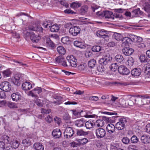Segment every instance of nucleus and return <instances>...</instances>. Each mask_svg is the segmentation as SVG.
I'll return each instance as SVG.
<instances>
[{
    "mask_svg": "<svg viewBox=\"0 0 150 150\" xmlns=\"http://www.w3.org/2000/svg\"><path fill=\"white\" fill-rule=\"evenodd\" d=\"M96 61L94 59H92L89 61L88 62V66L91 68H93L95 67Z\"/></svg>",
    "mask_w": 150,
    "mask_h": 150,
    "instance_id": "f704fd0d",
    "label": "nucleus"
},
{
    "mask_svg": "<svg viewBox=\"0 0 150 150\" xmlns=\"http://www.w3.org/2000/svg\"><path fill=\"white\" fill-rule=\"evenodd\" d=\"M88 134V132H86L83 129H81L77 130L76 134L78 136H85Z\"/></svg>",
    "mask_w": 150,
    "mask_h": 150,
    "instance_id": "b1692460",
    "label": "nucleus"
},
{
    "mask_svg": "<svg viewBox=\"0 0 150 150\" xmlns=\"http://www.w3.org/2000/svg\"><path fill=\"white\" fill-rule=\"evenodd\" d=\"M77 141L80 145H83L86 144L88 142V140L86 138H84L81 139H79Z\"/></svg>",
    "mask_w": 150,
    "mask_h": 150,
    "instance_id": "37998d69",
    "label": "nucleus"
},
{
    "mask_svg": "<svg viewBox=\"0 0 150 150\" xmlns=\"http://www.w3.org/2000/svg\"><path fill=\"white\" fill-rule=\"evenodd\" d=\"M46 43L47 45L50 47H53L54 46V44L50 40V38H48L46 40Z\"/></svg>",
    "mask_w": 150,
    "mask_h": 150,
    "instance_id": "a18cd8bd",
    "label": "nucleus"
},
{
    "mask_svg": "<svg viewBox=\"0 0 150 150\" xmlns=\"http://www.w3.org/2000/svg\"><path fill=\"white\" fill-rule=\"evenodd\" d=\"M132 17H137L143 14V12L141 11L139 8H137L136 9L133 10L132 11Z\"/></svg>",
    "mask_w": 150,
    "mask_h": 150,
    "instance_id": "a211bd4d",
    "label": "nucleus"
},
{
    "mask_svg": "<svg viewBox=\"0 0 150 150\" xmlns=\"http://www.w3.org/2000/svg\"><path fill=\"white\" fill-rule=\"evenodd\" d=\"M137 98V99L134 100L135 102H136L137 100L138 101L137 102V103L140 105H144L146 103L150 104V100H148L147 99L150 98V97L148 95L144 96H136Z\"/></svg>",
    "mask_w": 150,
    "mask_h": 150,
    "instance_id": "f257e3e1",
    "label": "nucleus"
},
{
    "mask_svg": "<svg viewBox=\"0 0 150 150\" xmlns=\"http://www.w3.org/2000/svg\"><path fill=\"white\" fill-rule=\"evenodd\" d=\"M34 147L36 150H44L43 145L40 143H36L34 144Z\"/></svg>",
    "mask_w": 150,
    "mask_h": 150,
    "instance_id": "bb28decb",
    "label": "nucleus"
},
{
    "mask_svg": "<svg viewBox=\"0 0 150 150\" xmlns=\"http://www.w3.org/2000/svg\"><path fill=\"white\" fill-rule=\"evenodd\" d=\"M88 9V6H85L81 7V11L82 13L84 14L87 12Z\"/></svg>",
    "mask_w": 150,
    "mask_h": 150,
    "instance_id": "052dcab7",
    "label": "nucleus"
},
{
    "mask_svg": "<svg viewBox=\"0 0 150 150\" xmlns=\"http://www.w3.org/2000/svg\"><path fill=\"white\" fill-rule=\"evenodd\" d=\"M25 30H24L23 31V33L24 34V36L25 39L28 40L29 38H30L31 35V33L30 32H28L27 30H28V29L25 28Z\"/></svg>",
    "mask_w": 150,
    "mask_h": 150,
    "instance_id": "c756f323",
    "label": "nucleus"
},
{
    "mask_svg": "<svg viewBox=\"0 0 150 150\" xmlns=\"http://www.w3.org/2000/svg\"><path fill=\"white\" fill-rule=\"evenodd\" d=\"M41 24L43 26V27L45 28H47L48 27L50 28L51 27V25L50 24H49L48 23L47 21H43L42 22Z\"/></svg>",
    "mask_w": 150,
    "mask_h": 150,
    "instance_id": "e2e57ef3",
    "label": "nucleus"
},
{
    "mask_svg": "<svg viewBox=\"0 0 150 150\" xmlns=\"http://www.w3.org/2000/svg\"><path fill=\"white\" fill-rule=\"evenodd\" d=\"M74 44L75 46L81 49L85 48L86 47V45L84 43L78 40L74 41Z\"/></svg>",
    "mask_w": 150,
    "mask_h": 150,
    "instance_id": "6ab92c4d",
    "label": "nucleus"
},
{
    "mask_svg": "<svg viewBox=\"0 0 150 150\" xmlns=\"http://www.w3.org/2000/svg\"><path fill=\"white\" fill-rule=\"evenodd\" d=\"M52 134L55 138H58L61 137L62 133L59 129H56L53 130Z\"/></svg>",
    "mask_w": 150,
    "mask_h": 150,
    "instance_id": "4468645a",
    "label": "nucleus"
},
{
    "mask_svg": "<svg viewBox=\"0 0 150 150\" xmlns=\"http://www.w3.org/2000/svg\"><path fill=\"white\" fill-rule=\"evenodd\" d=\"M139 59L142 62H148L149 61V60L145 56L142 55H140Z\"/></svg>",
    "mask_w": 150,
    "mask_h": 150,
    "instance_id": "ea45409f",
    "label": "nucleus"
},
{
    "mask_svg": "<svg viewBox=\"0 0 150 150\" xmlns=\"http://www.w3.org/2000/svg\"><path fill=\"white\" fill-rule=\"evenodd\" d=\"M103 65H104L100 64V65L98 66L97 67V69L99 71L102 72L105 71V69Z\"/></svg>",
    "mask_w": 150,
    "mask_h": 150,
    "instance_id": "680f3d73",
    "label": "nucleus"
},
{
    "mask_svg": "<svg viewBox=\"0 0 150 150\" xmlns=\"http://www.w3.org/2000/svg\"><path fill=\"white\" fill-rule=\"evenodd\" d=\"M131 142L132 143L135 144L137 143L139 139L135 135H133L131 138Z\"/></svg>",
    "mask_w": 150,
    "mask_h": 150,
    "instance_id": "603ef678",
    "label": "nucleus"
},
{
    "mask_svg": "<svg viewBox=\"0 0 150 150\" xmlns=\"http://www.w3.org/2000/svg\"><path fill=\"white\" fill-rule=\"evenodd\" d=\"M67 59L70 64V65L73 67H75L77 64V60L73 55L68 56Z\"/></svg>",
    "mask_w": 150,
    "mask_h": 150,
    "instance_id": "0eeeda50",
    "label": "nucleus"
},
{
    "mask_svg": "<svg viewBox=\"0 0 150 150\" xmlns=\"http://www.w3.org/2000/svg\"><path fill=\"white\" fill-rule=\"evenodd\" d=\"M112 13L108 11H103V16L105 17L106 18H112L113 17Z\"/></svg>",
    "mask_w": 150,
    "mask_h": 150,
    "instance_id": "5701e85b",
    "label": "nucleus"
},
{
    "mask_svg": "<svg viewBox=\"0 0 150 150\" xmlns=\"http://www.w3.org/2000/svg\"><path fill=\"white\" fill-rule=\"evenodd\" d=\"M95 123L92 120H89L86 122L85 123V126L87 129H90L93 127L95 125Z\"/></svg>",
    "mask_w": 150,
    "mask_h": 150,
    "instance_id": "a878e982",
    "label": "nucleus"
},
{
    "mask_svg": "<svg viewBox=\"0 0 150 150\" xmlns=\"http://www.w3.org/2000/svg\"><path fill=\"white\" fill-rule=\"evenodd\" d=\"M50 27V30L52 32H56L59 30V27L57 25H53Z\"/></svg>",
    "mask_w": 150,
    "mask_h": 150,
    "instance_id": "4c0bfd02",
    "label": "nucleus"
},
{
    "mask_svg": "<svg viewBox=\"0 0 150 150\" xmlns=\"http://www.w3.org/2000/svg\"><path fill=\"white\" fill-rule=\"evenodd\" d=\"M118 71L123 75H127L129 73V70L124 66L121 65L118 67Z\"/></svg>",
    "mask_w": 150,
    "mask_h": 150,
    "instance_id": "9b49d317",
    "label": "nucleus"
},
{
    "mask_svg": "<svg viewBox=\"0 0 150 150\" xmlns=\"http://www.w3.org/2000/svg\"><path fill=\"white\" fill-rule=\"evenodd\" d=\"M133 104L131 100H130L128 102H127L126 101L124 100L122 101L121 105L122 107L123 108H126L127 107L128 105L129 106L132 105Z\"/></svg>",
    "mask_w": 150,
    "mask_h": 150,
    "instance_id": "e433bc0d",
    "label": "nucleus"
},
{
    "mask_svg": "<svg viewBox=\"0 0 150 150\" xmlns=\"http://www.w3.org/2000/svg\"><path fill=\"white\" fill-rule=\"evenodd\" d=\"M19 142L18 141L13 140L11 144V147H13V149H15L18 147L19 146Z\"/></svg>",
    "mask_w": 150,
    "mask_h": 150,
    "instance_id": "c03bdc74",
    "label": "nucleus"
},
{
    "mask_svg": "<svg viewBox=\"0 0 150 150\" xmlns=\"http://www.w3.org/2000/svg\"><path fill=\"white\" fill-rule=\"evenodd\" d=\"M122 143L125 145H128L130 142L129 139L127 137H123L122 139Z\"/></svg>",
    "mask_w": 150,
    "mask_h": 150,
    "instance_id": "de8ad7c7",
    "label": "nucleus"
},
{
    "mask_svg": "<svg viewBox=\"0 0 150 150\" xmlns=\"http://www.w3.org/2000/svg\"><path fill=\"white\" fill-rule=\"evenodd\" d=\"M30 39L33 42L36 43L40 40V38L38 35L32 33L30 37Z\"/></svg>",
    "mask_w": 150,
    "mask_h": 150,
    "instance_id": "4be33fe9",
    "label": "nucleus"
},
{
    "mask_svg": "<svg viewBox=\"0 0 150 150\" xmlns=\"http://www.w3.org/2000/svg\"><path fill=\"white\" fill-rule=\"evenodd\" d=\"M137 38L136 41V45H139L138 46L139 47H142L144 45L143 43H141L142 41V38L141 37H137Z\"/></svg>",
    "mask_w": 150,
    "mask_h": 150,
    "instance_id": "2f4dec72",
    "label": "nucleus"
},
{
    "mask_svg": "<svg viewBox=\"0 0 150 150\" xmlns=\"http://www.w3.org/2000/svg\"><path fill=\"white\" fill-rule=\"evenodd\" d=\"M96 135L98 138H101L104 137L106 134V131L103 128H100L96 130Z\"/></svg>",
    "mask_w": 150,
    "mask_h": 150,
    "instance_id": "1a4fd4ad",
    "label": "nucleus"
},
{
    "mask_svg": "<svg viewBox=\"0 0 150 150\" xmlns=\"http://www.w3.org/2000/svg\"><path fill=\"white\" fill-rule=\"evenodd\" d=\"M22 80V78L21 75L19 74H17L14 76L12 82L15 85L19 86Z\"/></svg>",
    "mask_w": 150,
    "mask_h": 150,
    "instance_id": "6e6552de",
    "label": "nucleus"
},
{
    "mask_svg": "<svg viewBox=\"0 0 150 150\" xmlns=\"http://www.w3.org/2000/svg\"><path fill=\"white\" fill-rule=\"evenodd\" d=\"M11 97L13 101H17L21 98V96L18 93H13Z\"/></svg>",
    "mask_w": 150,
    "mask_h": 150,
    "instance_id": "412c9836",
    "label": "nucleus"
},
{
    "mask_svg": "<svg viewBox=\"0 0 150 150\" xmlns=\"http://www.w3.org/2000/svg\"><path fill=\"white\" fill-rule=\"evenodd\" d=\"M22 88L23 90L27 91L32 88V85L30 82L26 81L22 84Z\"/></svg>",
    "mask_w": 150,
    "mask_h": 150,
    "instance_id": "dca6fc26",
    "label": "nucleus"
},
{
    "mask_svg": "<svg viewBox=\"0 0 150 150\" xmlns=\"http://www.w3.org/2000/svg\"><path fill=\"white\" fill-rule=\"evenodd\" d=\"M22 143L24 146L26 147H28L31 144V141L30 139L27 138L23 140Z\"/></svg>",
    "mask_w": 150,
    "mask_h": 150,
    "instance_id": "7c9ffc66",
    "label": "nucleus"
},
{
    "mask_svg": "<svg viewBox=\"0 0 150 150\" xmlns=\"http://www.w3.org/2000/svg\"><path fill=\"white\" fill-rule=\"evenodd\" d=\"M134 61V59L132 57H129L127 60L128 65L130 67L132 66L133 64Z\"/></svg>",
    "mask_w": 150,
    "mask_h": 150,
    "instance_id": "6e6d98bb",
    "label": "nucleus"
},
{
    "mask_svg": "<svg viewBox=\"0 0 150 150\" xmlns=\"http://www.w3.org/2000/svg\"><path fill=\"white\" fill-rule=\"evenodd\" d=\"M64 12L65 13L67 14H75L76 13L75 12L73 11L70 9H66L64 11Z\"/></svg>",
    "mask_w": 150,
    "mask_h": 150,
    "instance_id": "0e129e2a",
    "label": "nucleus"
},
{
    "mask_svg": "<svg viewBox=\"0 0 150 150\" xmlns=\"http://www.w3.org/2000/svg\"><path fill=\"white\" fill-rule=\"evenodd\" d=\"M115 128H116L115 126L113 124L110 123L107 125L106 127V129L109 133H112L115 131Z\"/></svg>",
    "mask_w": 150,
    "mask_h": 150,
    "instance_id": "2eb2a0df",
    "label": "nucleus"
},
{
    "mask_svg": "<svg viewBox=\"0 0 150 150\" xmlns=\"http://www.w3.org/2000/svg\"><path fill=\"white\" fill-rule=\"evenodd\" d=\"M104 124V121L102 120H98L96 122V125L98 127H102Z\"/></svg>",
    "mask_w": 150,
    "mask_h": 150,
    "instance_id": "8fccbe9b",
    "label": "nucleus"
},
{
    "mask_svg": "<svg viewBox=\"0 0 150 150\" xmlns=\"http://www.w3.org/2000/svg\"><path fill=\"white\" fill-rule=\"evenodd\" d=\"M85 122L83 118L77 120L75 122V125L78 127H81L83 126Z\"/></svg>",
    "mask_w": 150,
    "mask_h": 150,
    "instance_id": "cd10ccee",
    "label": "nucleus"
},
{
    "mask_svg": "<svg viewBox=\"0 0 150 150\" xmlns=\"http://www.w3.org/2000/svg\"><path fill=\"white\" fill-rule=\"evenodd\" d=\"M57 52L61 56L64 55L66 53V50L62 46H59L57 48Z\"/></svg>",
    "mask_w": 150,
    "mask_h": 150,
    "instance_id": "c85d7f7f",
    "label": "nucleus"
},
{
    "mask_svg": "<svg viewBox=\"0 0 150 150\" xmlns=\"http://www.w3.org/2000/svg\"><path fill=\"white\" fill-rule=\"evenodd\" d=\"M8 106L10 108H17V107L16 103L9 102L7 103Z\"/></svg>",
    "mask_w": 150,
    "mask_h": 150,
    "instance_id": "5fc2aeb1",
    "label": "nucleus"
},
{
    "mask_svg": "<svg viewBox=\"0 0 150 150\" xmlns=\"http://www.w3.org/2000/svg\"><path fill=\"white\" fill-rule=\"evenodd\" d=\"M26 28L28 30H30L38 31L40 32H42L43 30L42 28L39 25L36 26L35 27H34L32 25H29L28 27L26 28Z\"/></svg>",
    "mask_w": 150,
    "mask_h": 150,
    "instance_id": "f8f14e48",
    "label": "nucleus"
},
{
    "mask_svg": "<svg viewBox=\"0 0 150 150\" xmlns=\"http://www.w3.org/2000/svg\"><path fill=\"white\" fill-rule=\"evenodd\" d=\"M11 85L7 81L3 82L0 85V88L5 91H10L11 89Z\"/></svg>",
    "mask_w": 150,
    "mask_h": 150,
    "instance_id": "20e7f679",
    "label": "nucleus"
},
{
    "mask_svg": "<svg viewBox=\"0 0 150 150\" xmlns=\"http://www.w3.org/2000/svg\"><path fill=\"white\" fill-rule=\"evenodd\" d=\"M36 91L37 93L40 94L42 91V89L40 87H37L35 88L34 89L30 91L29 92V95L30 96H34V92Z\"/></svg>",
    "mask_w": 150,
    "mask_h": 150,
    "instance_id": "393cba45",
    "label": "nucleus"
},
{
    "mask_svg": "<svg viewBox=\"0 0 150 150\" xmlns=\"http://www.w3.org/2000/svg\"><path fill=\"white\" fill-rule=\"evenodd\" d=\"M110 68L112 71H115L117 69H118V67L117 63H115L112 64L110 67Z\"/></svg>",
    "mask_w": 150,
    "mask_h": 150,
    "instance_id": "09e8293b",
    "label": "nucleus"
},
{
    "mask_svg": "<svg viewBox=\"0 0 150 150\" xmlns=\"http://www.w3.org/2000/svg\"><path fill=\"white\" fill-rule=\"evenodd\" d=\"M81 4L79 3L73 2L70 5V7L74 8H76L80 6Z\"/></svg>",
    "mask_w": 150,
    "mask_h": 150,
    "instance_id": "3c124183",
    "label": "nucleus"
},
{
    "mask_svg": "<svg viewBox=\"0 0 150 150\" xmlns=\"http://www.w3.org/2000/svg\"><path fill=\"white\" fill-rule=\"evenodd\" d=\"M81 29L79 26H73L69 30L70 34L73 36L77 35L80 33Z\"/></svg>",
    "mask_w": 150,
    "mask_h": 150,
    "instance_id": "423d86ee",
    "label": "nucleus"
},
{
    "mask_svg": "<svg viewBox=\"0 0 150 150\" xmlns=\"http://www.w3.org/2000/svg\"><path fill=\"white\" fill-rule=\"evenodd\" d=\"M141 140L144 144L150 143V136L145 135H143L141 136Z\"/></svg>",
    "mask_w": 150,
    "mask_h": 150,
    "instance_id": "aec40b11",
    "label": "nucleus"
},
{
    "mask_svg": "<svg viewBox=\"0 0 150 150\" xmlns=\"http://www.w3.org/2000/svg\"><path fill=\"white\" fill-rule=\"evenodd\" d=\"M142 9L147 13H150V4L148 3H145Z\"/></svg>",
    "mask_w": 150,
    "mask_h": 150,
    "instance_id": "c9c22d12",
    "label": "nucleus"
},
{
    "mask_svg": "<svg viewBox=\"0 0 150 150\" xmlns=\"http://www.w3.org/2000/svg\"><path fill=\"white\" fill-rule=\"evenodd\" d=\"M61 40L62 42L64 44H69L70 42L69 37H63L62 38Z\"/></svg>",
    "mask_w": 150,
    "mask_h": 150,
    "instance_id": "58836bf2",
    "label": "nucleus"
},
{
    "mask_svg": "<svg viewBox=\"0 0 150 150\" xmlns=\"http://www.w3.org/2000/svg\"><path fill=\"white\" fill-rule=\"evenodd\" d=\"M112 38L117 41H119L122 39V36L120 33H114L112 35Z\"/></svg>",
    "mask_w": 150,
    "mask_h": 150,
    "instance_id": "473e14b6",
    "label": "nucleus"
},
{
    "mask_svg": "<svg viewBox=\"0 0 150 150\" xmlns=\"http://www.w3.org/2000/svg\"><path fill=\"white\" fill-rule=\"evenodd\" d=\"M72 111L73 114L76 117H79L81 116V112L76 111L75 110H72Z\"/></svg>",
    "mask_w": 150,
    "mask_h": 150,
    "instance_id": "4d7b16f0",
    "label": "nucleus"
},
{
    "mask_svg": "<svg viewBox=\"0 0 150 150\" xmlns=\"http://www.w3.org/2000/svg\"><path fill=\"white\" fill-rule=\"evenodd\" d=\"M122 51L125 55L129 56L132 54L134 52V50L132 48L126 47L122 49Z\"/></svg>",
    "mask_w": 150,
    "mask_h": 150,
    "instance_id": "ddd939ff",
    "label": "nucleus"
},
{
    "mask_svg": "<svg viewBox=\"0 0 150 150\" xmlns=\"http://www.w3.org/2000/svg\"><path fill=\"white\" fill-rule=\"evenodd\" d=\"M127 121L125 118H122L120 119L119 121L115 124V126L116 129L119 130L123 129L125 127Z\"/></svg>",
    "mask_w": 150,
    "mask_h": 150,
    "instance_id": "7ed1b4c3",
    "label": "nucleus"
},
{
    "mask_svg": "<svg viewBox=\"0 0 150 150\" xmlns=\"http://www.w3.org/2000/svg\"><path fill=\"white\" fill-rule=\"evenodd\" d=\"M112 60V57L110 56L109 53H105L98 61V62L100 64L106 65L110 63Z\"/></svg>",
    "mask_w": 150,
    "mask_h": 150,
    "instance_id": "f03ea898",
    "label": "nucleus"
},
{
    "mask_svg": "<svg viewBox=\"0 0 150 150\" xmlns=\"http://www.w3.org/2000/svg\"><path fill=\"white\" fill-rule=\"evenodd\" d=\"M115 59L117 62L119 63L123 62L124 59L123 57L120 54L117 55L115 57Z\"/></svg>",
    "mask_w": 150,
    "mask_h": 150,
    "instance_id": "a19ab883",
    "label": "nucleus"
},
{
    "mask_svg": "<svg viewBox=\"0 0 150 150\" xmlns=\"http://www.w3.org/2000/svg\"><path fill=\"white\" fill-rule=\"evenodd\" d=\"M141 69L139 68H135L131 71V74L134 76H139L141 74Z\"/></svg>",
    "mask_w": 150,
    "mask_h": 150,
    "instance_id": "f3484780",
    "label": "nucleus"
},
{
    "mask_svg": "<svg viewBox=\"0 0 150 150\" xmlns=\"http://www.w3.org/2000/svg\"><path fill=\"white\" fill-rule=\"evenodd\" d=\"M45 119L46 121L49 123H51V122L52 121V118L50 115H48V116L45 118Z\"/></svg>",
    "mask_w": 150,
    "mask_h": 150,
    "instance_id": "338daca9",
    "label": "nucleus"
},
{
    "mask_svg": "<svg viewBox=\"0 0 150 150\" xmlns=\"http://www.w3.org/2000/svg\"><path fill=\"white\" fill-rule=\"evenodd\" d=\"M35 103L39 107L43 106V104L42 103V101L40 99H37L35 101Z\"/></svg>",
    "mask_w": 150,
    "mask_h": 150,
    "instance_id": "bf43d9fd",
    "label": "nucleus"
},
{
    "mask_svg": "<svg viewBox=\"0 0 150 150\" xmlns=\"http://www.w3.org/2000/svg\"><path fill=\"white\" fill-rule=\"evenodd\" d=\"M5 144L4 142H0V150H5Z\"/></svg>",
    "mask_w": 150,
    "mask_h": 150,
    "instance_id": "774afa93",
    "label": "nucleus"
},
{
    "mask_svg": "<svg viewBox=\"0 0 150 150\" xmlns=\"http://www.w3.org/2000/svg\"><path fill=\"white\" fill-rule=\"evenodd\" d=\"M64 59V58L61 55L56 58L55 59L56 62L58 63H61Z\"/></svg>",
    "mask_w": 150,
    "mask_h": 150,
    "instance_id": "864d4df0",
    "label": "nucleus"
},
{
    "mask_svg": "<svg viewBox=\"0 0 150 150\" xmlns=\"http://www.w3.org/2000/svg\"><path fill=\"white\" fill-rule=\"evenodd\" d=\"M115 18H121L122 17V15L121 14L117 13L116 14H114L113 15L112 18L114 19Z\"/></svg>",
    "mask_w": 150,
    "mask_h": 150,
    "instance_id": "69168bd1",
    "label": "nucleus"
},
{
    "mask_svg": "<svg viewBox=\"0 0 150 150\" xmlns=\"http://www.w3.org/2000/svg\"><path fill=\"white\" fill-rule=\"evenodd\" d=\"M1 139L2 140H3L2 142H4L5 144L8 143L9 142L10 139L9 137L6 135H4L2 136L1 138Z\"/></svg>",
    "mask_w": 150,
    "mask_h": 150,
    "instance_id": "49530a36",
    "label": "nucleus"
},
{
    "mask_svg": "<svg viewBox=\"0 0 150 150\" xmlns=\"http://www.w3.org/2000/svg\"><path fill=\"white\" fill-rule=\"evenodd\" d=\"M64 134L65 138H70L74 134V130L71 127H67L65 129Z\"/></svg>",
    "mask_w": 150,
    "mask_h": 150,
    "instance_id": "39448f33",
    "label": "nucleus"
},
{
    "mask_svg": "<svg viewBox=\"0 0 150 150\" xmlns=\"http://www.w3.org/2000/svg\"><path fill=\"white\" fill-rule=\"evenodd\" d=\"M97 35L100 37L103 38L105 40L108 39L109 36L107 35L108 31L104 30H98L97 32Z\"/></svg>",
    "mask_w": 150,
    "mask_h": 150,
    "instance_id": "9d476101",
    "label": "nucleus"
},
{
    "mask_svg": "<svg viewBox=\"0 0 150 150\" xmlns=\"http://www.w3.org/2000/svg\"><path fill=\"white\" fill-rule=\"evenodd\" d=\"M123 44H124V45H128L129 43L131 44V40L130 39V38H129L128 37H125L123 38L122 40Z\"/></svg>",
    "mask_w": 150,
    "mask_h": 150,
    "instance_id": "72a5a7b5",
    "label": "nucleus"
},
{
    "mask_svg": "<svg viewBox=\"0 0 150 150\" xmlns=\"http://www.w3.org/2000/svg\"><path fill=\"white\" fill-rule=\"evenodd\" d=\"M91 50L92 51L94 52H98L101 50V48L99 46L95 45L92 47Z\"/></svg>",
    "mask_w": 150,
    "mask_h": 150,
    "instance_id": "79ce46f5",
    "label": "nucleus"
},
{
    "mask_svg": "<svg viewBox=\"0 0 150 150\" xmlns=\"http://www.w3.org/2000/svg\"><path fill=\"white\" fill-rule=\"evenodd\" d=\"M4 76L6 77L9 76L11 74V71L9 70H6L3 72Z\"/></svg>",
    "mask_w": 150,
    "mask_h": 150,
    "instance_id": "13d9d810",
    "label": "nucleus"
}]
</instances>
